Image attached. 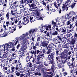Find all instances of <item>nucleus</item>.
<instances>
[{
    "mask_svg": "<svg viewBox=\"0 0 77 77\" xmlns=\"http://www.w3.org/2000/svg\"><path fill=\"white\" fill-rule=\"evenodd\" d=\"M5 69V70H8V67L6 66H3L2 70L4 71Z\"/></svg>",
    "mask_w": 77,
    "mask_h": 77,
    "instance_id": "54",
    "label": "nucleus"
},
{
    "mask_svg": "<svg viewBox=\"0 0 77 77\" xmlns=\"http://www.w3.org/2000/svg\"><path fill=\"white\" fill-rule=\"evenodd\" d=\"M33 0H24V3H25L26 4H29V3H32Z\"/></svg>",
    "mask_w": 77,
    "mask_h": 77,
    "instance_id": "11",
    "label": "nucleus"
},
{
    "mask_svg": "<svg viewBox=\"0 0 77 77\" xmlns=\"http://www.w3.org/2000/svg\"><path fill=\"white\" fill-rule=\"evenodd\" d=\"M60 3H61V2L60 3L58 4V5L57 4V5H54L57 9H59V7L60 5Z\"/></svg>",
    "mask_w": 77,
    "mask_h": 77,
    "instance_id": "36",
    "label": "nucleus"
},
{
    "mask_svg": "<svg viewBox=\"0 0 77 77\" xmlns=\"http://www.w3.org/2000/svg\"><path fill=\"white\" fill-rule=\"evenodd\" d=\"M44 27H45L46 30H48V29H50L51 27V25H49L48 26H47L46 25H44L43 26Z\"/></svg>",
    "mask_w": 77,
    "mask_h": 77,
    "instance_id": "12",
    "label": "nucleus"
},
{
    "mask_svg": "<svg viewBox=\"0 0 77 77\" xmlns=\"http://www.w3.org/2000/svg\"><path fill=\"white\" fill-rule=\"evenodd\" d=\"M34 74L35 75H39V76H41V73L40 72H36L34 73Z\"/></svg>",
    "mask_w": 77,
    "mask_h": 77,
    "instance_id": "33",
    "label": "nucleus"
},
{
    "mask_svg": "<svg viewBox=\"0 0 77 77\" xmlns=\"http://www.w3.org/2000/svg\"><path fill=\"white\" fill-rule=\"evenodd\" d=\"M28 56H27V57H26V62H28V61L30 60V59H31V57H29V54H28Z\"/></svg>",
    "mask_w": 77,
    "mask_h": 77,
    "instance_id": "21",
    "label": "nucleus"
},
{
    "mask_svg": "<svg viewBox=\"0 0 77 77\" xmlns=\"http://www.w3.org/2000/svg\"><path fill=\"white\" fill-rule=\"evenodd\" d=\"M16 12L17 11H16V10H11V14H12V15H15L16 14Z\"/></svg>",
    "mask_w": 77,
    "mask_h": 77,
    "instance_id": "19",
    "label": "nucleus"
},
{
    "mask_svg": "<svg viewBox=\"0 0 77 77\" xmlns=\"http://www.w3.org/2000/svg\"><path fill=\"white\" fill-rule=\"evenodd\" d=\"M72 75H74L75 76L77 75V70H74V72L72 74Z\"/></svg>",
    "mask_w": 77,
    "mask_h": 77,
    "instance_id": "44",
    "label": "nucleus"
},
{
    "mask_svg": "<svg viewBox=\"0 0 77 77\" xmlns=\"http://www.w3.org/2000/svg\"><path fill=\"white\" fill-rule=\"evenodd\" d=\"M58 35V32L56 31H55L52 33V35L53 36H56V35Z\"/></svg>",
    "mask_w": 77,
    "mask_h": 77,
    "instance_id": "30",
    "label": "nucleus"
},
{
    "mask_svg": "<svg viewBox=\"0 0 77 77\" xmlns=\"http://www.w3.org/2000/svg\"><path fill=\"white\" fill-rule=\"evenodd\" d=\"M12 3H13V5H15V4H16L17 2L15 0H13L12 2Z\"/></svg>",
    "mask_w": 77,
    "mask_h": 77,
    "instance_id": "56",
    "label": "nucleus"
},
{
    "mask_svg": "<svg viewBox=\"0 0 77 77\" xmlns=\"http://www.w3.org/2000/svg\"><path fill=\"white\" fill-rule=\"evenodd\" d=\"M12 62H13L12 64L17 63V60H14V61H12Z\"/></svg>",
    "mask_w": 77,
    "mask_h": 77,
    "instance_id": "53",
    "label": "nucleus"
},
{
    "mask_svg": "<svg viewBox=\"0 0 77 77\" xmlns=\"http://www.w3.org/2000/svg\"><path fill=\"white\" fill-rule=\"evenodd\" d=\"M36 47L35 46H34L33 47V48H32V47L30 49V50H36Z\"/></svg>",
    "mask_w": 77,
    "mask_h": 77,
    "instance_id": "47",
    "label": "nucleus"
},
{
    "mask_svg": "<svg viewBox=\"0 0 77 77\" xmlns=\"http://www.w3.org/2000/svg\"><path fill=\"white\" fill-rule=\"evenodd\" d=\"M9 32L11 33H13L14 31H15L16 30V29L15 28H12V27H9Z\"/></svg>",
    "mask_w": 77,
    "mask_h": 77,
    "instance_id": "9",
    "label": "nucleus"
},
{
    "mask_svg": "<svg viewBox=\"0 0 77 77\" xmlns=\"http://www.w3.org/2000/svg\"><path fill=\"white\" fill-rule=\"evenodd\" d=\"M60 57L61 59H64L66 57V54H65L62 53L61 55L60 56Z\"/></svg>",
    "mask_w": 77,
    "mask_h": 77,
    "instance_id": "13",
    "label": "nucleus"
},
{
    "mask_svg": "<svg viewBox=\"0 0 77 77\" xmlns=\"http://www.w3.org/2000/svg\"><path fill=\"white\" fill-rule=\"evenodd\" d=\"M29 33L28 32L26 33V35L24 34H23V35L21 36L20 37V39H24V38H25V37L27 36H28L29 35Z\"/></svg>",
    "mask_w": 77,
    "mask_h": 77,
    "instance_id": "8",
    "label": "nucleus"
},
{
    "mask_svg": "<svg viewBox=\"0 0 77 77\" xmlns=\"http://www.w3.org/2000/svg\"><path fill=\"white\" fill-rule=\"evenodd\" d=\"M30 21V18L28 17L26 18V22L28 21L27 22V23H29V21Z\"/></svg>",
    "mask_w": 77,
    "mask_h": 77,
    "instance_id": "45",
    "label": "nucleus"
},
{
    "mask_svg": "<svg viewBox=\"0 0 77 77\" xmlns=\"http://www.w3.org/2000/svg\"><path fill=\"white\" fill-rule=\"evenodd\" d=\"M71 23V22L69 21H68L66 23V25H69L70 24V23Z\"/></svg>",
    "mask_w": 77,
    "mask_h": 77,
    "instance_id": "62",
    "label": "nucleus"
},
{
    "mask_svg": "<svg viewBox=\"0 0 77 77\" xmlns=\"http://www.w3.org/2000/svg\"><path fill=\"white\" fill-rule=\"evenodd\" d=\"M9 5L10 6V8H11V9H12V6L13 4L12 3V2H10L9 3Z\"/></svg>",
    "mask_w": 77,
    "mask_h": 77,
    "instance_id": "50",
    "label": "nucleus"
},
{
    "mask_svg": "<svg viewBox=\"0 0 77 77\" xmlns=\"http://www.w3.org/2000/svg\"><path fill=\"white\" fill-rule=\"evenodd\" d=\"M41 61H38L37 60L36 63L37 64H40V63H41Z\"/></svg>",
    "mask_w": 77,
    "mask_h": 77,
    "instance_id": "60",
    "label": "nucleus"
},
{
    "mask_svg": "<svg viewBox=\"0 0 77 77\" xmlns=\"http://www.w3.org/2000/svg\"><path fill=\"white\" fill-rule=\"evenodd\" d=\"M67 65H68V66H72V68H74L75 67V66L74 65V63H72L71 64V63H70V62H68L67 63Z\"/></svg>",
    "mask_w": 77,
    "mask_h": 77,
    "instance_id": "17",
    "label": "nucleus"
},
{
    "mask_svg": "<svg viewBox=\"0 0 77 77\" xmlns=\"http://www.w3.org/2000/svg\"><path fill=\"white\" fill-rule=\"evenodd\" d=\"M21 73V72H17L15 74L17 76H18L19 77L20 75V76L21 74H20Z\"/></svg>",
    "mask_w": 77,
    "mask_h": 77,
    "instance_id": "41",
    "label": "nucleus"
},
{
    "mask_svg": "<svg viewBox=\"0 0 77 77\" xmlns=\"http://www.w3.org/2000/svg\"><path fill=\"white\" fill-rule=\"evenodd\" d=\"M39 44V43L37 41V42L35 44V46H36V47H38V46H39V44Z\"/></svg>",
    "mask_w": 77,
    "mask_h": 77,
    "instance_id": "64",
    "label": "nucleus"
},
{
    "mask_svg": "<svg viewBox=\"0 0 77 77\" xmlns=\"http://www.w3.org/2000/svg\"><path fill=\"white\" fill-rule=\"evenodd\" d=\"M54 42H55V44H59V43L60 42L59 41H58L57 39H55L54 41Z\"/></svg>",
    "mask_w": 77,
    "mask_h": 77,
    "instance_id": "46",
    "label": "nucleus"
},
{
    "mask_svg": "<svg viewBox=\"0 0 77 77\" xmlns=\"http://www.w3.org/2000/svg\"><path fill=\"white\" fill-rule=\"evenodd\" d=\"M69 50H68L65 49L64 51H63L62 53L63 54H66L68 52Z\"/></svg>",
    "mask_w": 77,
    "mask_h": 77,
    "instance_id": "29",
    "label": "nucleus"
},
{
    "mask_svg": "<svg viewBox=\"0 0 77 77\" xmlns=\"http://www.w3.org/2000/svg\"><path fill=\"white\" fill-rule=\"evenodd\" d=\"M44 33H45V36H47L48 37V36H49L50 32H48L46 31H44Z\"/></svg>",
    "mask_w": 77,
    "mask_h": 77,
    "instance_id": "18",
    "label": "nucleus"
},
{
    "mask_svg": "<svg viewBox=\"0 0 77 77\" xmlns=\"http://www.w3.org/2000/svg\"><path fill=\"white\" fill-rule=\"evenodd\" d=\"M39 51V50H35V51H31L30 52V53L31 54H34L35 55V57H36V54H37V52Z\"/></svg>",
    "mask_w": 77,
    "mask_h": 77,
    "instance_id": "15",
    "label": "nucleus"
},
{
    "mask_svg": "<svg viewBox=\"0 0 77 77\" xmlns=\"http://www.w3.org/2000/svg\"><path fill=\"white\" fill-rule=\"evenodd\" d=\"M21 40V37H19L13 43L10 42L8 43L5 44V45H4V49L5 50H1L0 51V55H1V57H3L4 58L6 57L9 54V51L8 50V49L9 48H11L14 45H16L17 44V43L19 42V41H20Z\"/></svg>",
    "mask_w": 77,
    "mask_h": 77,
    "instance_id": "1",
    "label": "nucleus"
},
{
    "mask_svg": "<svg viewBox=\"0 0 77 77\" xmlns=\"http://www.w3.org/2000/svg\"><path fill=\"white\" fill-rule=\"evenodd\" d=\"M47 49L48 50V51L46 53L47 54H50L51 52V49H49L48 47H46Z\"/></svg>",
    "mask_w": 77,
    "mask_h": 77,
    "instance_id": "22",
    "label": "nucleus"
},
{
    "mask_svg": "<svg viewBox=\"0 0 77 77\" xmlns=\"http://www.w3.org/2000/svg\"><path fill=\"white\" fill-rule=\"evenodd\" d=\"M18 66L16 65V66L14 67V66H12L11 67V72H14L15 70H18Z\"/></svg>",
    "mask_w": 77,
    "mask_h": 77,
    "instance_id": "6",
    "label": "nucleus"
},
{
    "mask_svg": "<svg viewBox=\"0 0 77 77\" xmlns=\"http://www.w3.org/2000/svg\"><path fill=\"white\" fill-rule=\"evenodd\" d=\"M75 14V12H74V11H70L69 12V13L67 15V17H69V16L71 15H74Z\"/></svg>",
    "mask_w": 77,
    "mask_h": 77,
    "instance_id": "14",
    "label": "nucleus"
},
{
    "mask_svg": "<svg viewBox=\"0 0 77 77\" xmlns=\"http://www.w3.org/2000/svg\"><path fill=\"white\" fill-rule=\"evenodd\" d=\"M37 31V29H31L29 31V33L30 34H32V33H34L36 32V31Z\"/></svg>",
    "mask_w": 77,
    "mask_h": 77,
    "instance_id": "16",
    "label": "nucleus"
},
{
    "mask_svg": "<svg viewBox=\"0 0 77 77\" xmlns=\"http://www.w3.org/2000/svg\"><path fill=\"white\" fill-rule=\"evenodd\" d=\"M18 17H16V20H15V21H14V22H12L11 23V24L12 25H14V22L15 23H18V25H20V24H23V25H25V24H24V23H21V21L20 19H18Z\"/></svg>",
    "mask_w": 77,
    "mask_h": 77,
    "instance_id": "4",
    "label": "nucleus"
},
{
    "mask_svg": "<svg viewBox=\"0 0 77 77\" xmlns=\"http://www.w3.org/2000/svg\"><path fill=\"white\" fill-rule=\"evenodd\" d=\"M42 37V36H38V37L37 38V42H38V41H40V39H41V37Z\"/></svg>",
    "mask_w": 77,
    "mask_h": 77,
    "instance_id": "42",
    "label": "nucleus"
},
{
    "mask_svg": "<svg viewBox=\"0 0 77 77\" xmlns=\"http://www.w3.org/2000/svg\"><path fill=\"white\" fill-rule=\"evenodd\" d=\"M12 60H13V58L9 59V60L8 61L9 62V63H11L12 62Z\"/></svg>",
    "mask_w": 77,
    "mask_h": 77,
    "instance_id": "58",
    "label": "nucleus"
},
{
    "mask_svg": "<svg viewBox=\"0 0 77 77\" xmlns=\"http://www.w3.org/2000/svg\"><path fill=\"white\" fill-rule=\"evenodd\" d=\"M3 29L5 30V31H7V30H8V28H6V26L5 25H4L3 26Z\"/></svg>",
    "mask_w": 77,
    "mask_h": 77,
    "instance_id": "43",
    "label": "nucleus"
},
{
    "mask_svg": "<svg viewBox=\"0 0 77 77\" xmlns=\"http://www.w3.org/2000/svg\"><path fill=\"white\" fill-rule=\"evenodd\" d=\"M16 18V17L15 16L14 17H11L10 19L11 20V21H14V20H15H15H15V18Z\"/></svg>",
    "mask_w": 77,
    "mask_h": 77,
    "instance_id": "38",
    "label": "nucleus"
},
{
    "mask_svg": "<svg viewBox=\"0 0 77 77\" xmlns=\"http://www.w3.org/2000/svg\"><path fill=\"white\" fill-rule=\"evenodd\" d=\"M21 41V42H23L22 43L23 45H24V44H25L26 43L27 44L29 41L27 40V38H26V40H24V39H23V40L22 39Z\"/></svg>",
    "mask_w": 77,
    "mask_h": 77,
    "instance_id": "10",
    "label": "nucleus"
},
{
    "mask_svg": "<svg viewBox=\"0 0 77 77\" xmlns=\"http://www.w3.org/2000/svg\"><path fill=\"white\" fill-rule=\"evenodd\" d=\"M35 17H30V20L31 21V23H32V22H33L34 21H35L36 20L35 19Z\"/></svg>",
    "mask_w": 77,
    "mask_h": 77,
    "instance_id": "20",
    "label": "nucleus"
},
{
    "mask_svg": "<svg viewBox=\"0 0 77 77\" xmlns=\"http://www.w3.org/2000/svg\"><path fill=\"white\" fill-rule=\"evenodd\" d=\"M37 54H38L37 56V60L41 61L43 59V56H44V54L42 53V52L39 50L37 52Z\"/></svg>",
    "mask_w": 77,
    "mask_h": 77,
    "instance_id": "3",
    "label": "nucleus"
},
{
    "mask_svg": "<svg viewBox=\"0 0 77 77\" xmlns=\"http://www.w3.org/2000/svg\"><path fill=\"white\" fill-rule=\"evenodd\" d=\"M48 45V43L47 42H46V41H44L42 44V45L43 47H45L46 48H47V47H47V45Z\"/></svg>",
    "mask_w": 77,
    "mask_h": 77,
    "instance_id": "5",
    "label": "nucleus"
},
{
    "mask_svg": "<svg viewBox=\"0 0 77 77\" xmlns=\"http://www.w3.org/2000/svg\"><path fill=\"white\" fill-rule=\"evenodd\" d=\"M61 32H64V33H66V28L65 27L61 29Z\"/></svg>",
    "mask_w": 77,
    "mask_h": 77,
    "instance_id": "24",
    "label": "nucleus"
},
{
    "mask_svg": "<svg viewBox=\"0 0 77 77\" xmlns=\"http://www.w3.org/2000/svg\"><path fill=\"white\" fill-rule=\"evenodd\" d=\"M4 15V13H3V12L2 11L1 12V13L0 14V17H3Z\"/></svg>",
    "mask_w": 77,
    "mask_h": 77,
    "instance_id": "51",
    "label": "nucleus"
},
{
    "mask_svg": "<svg viewBox=\"0 0 77 77\" xmlns=\"http://www.w3.org/2000/svg\"><path fill=\"white\" fill-rule=\"evenodd\" d=\"M44 70H45V68H43L41 69V71L42 72L43 74H47V72Z\"/></svg>",
    "mask_w": 77,
    "mask_h": 77,
    "instance_id": "25",
    "label": "nucleus"
},
{
    "mask_svg": "<svg viewBox=\"0 0 77 77\" xmlns=\"http://www.w3.org/2000/svg\"><path fill=\"white\" fill-rule=\"evenodd\" d=\"M38 67H39V68H44L45 66H44V65L43 64H39V65Z\"/></svg>",
    "mask_w": 77,
    "mask_h": 77,
    "instance_id": "39",
    "label": "nucleus"
},
{
    "mask_svg": "<svg viewBox=\"0 0 77 77\" xmlns=\"http://www.w3.org/2000/svg\"><path fill=\"white\" fill-rule=\"evenodd\" d=\"M50 71H51V72H48V74H53V73H54V69H51L50 70Z\"/></svg>",
    "mask_w": 77,
    "mask_h": 77,
    "instance_id": "26",
    "label": "nucleus"
},
{
    "mask_svg": "<svg viewBox=\"0 0 77 77\" xmlns=\"http://www.w3.org/2000/svg\"><path fill=\"white\" fill-rule=\"evenodd\" d=\"M75 4H76V3H74L72 5H71L72 9H73V8H74V6H75Z\"/></svg>",
    "mask_w": 77,
    "mask_h": 77,
    "instance_id": "55",
    "label": "nucleus"
},
{
    "mask_svg": "<svg viewBox=\"0 0 77 77\" xmlns=\"http://www.w3.org/2000/svg\"><path fill=\"white\" fill-rule=\"evenodd\" d=\"M43 77H52L53 75H48L47 74H45L43 75Z\"/></svg>",
    "mask_w": 77,
    "mask_h": 77,
    "instance_id": "28",
    "label": "nucleus"
},
{
    "mask_svg": "<svg viewBox=\"0 0 77 77\" xmlns=\"http://www.w3.org/2000/svg\"><path fill=\"white\" fill-rule=\"evenodd\" d=\"M57 39H59V41H62V38L60 37V36H57Z\"/></svg>",
    "mask_w": 77,
    "mask_h": 77,
    "instance_id": "37",
    "label": "nucleus"
},
{
    "mask_svg": "<svg viewBox=\"0 0 77 77\" xmlns=\"http://www.w3.org/2000/svg\"><path fill=\"white\" fill-rule=\"evenodd\" d=\"M19 69L20 70H23L24 69L23 68V66H19Z\"/></svg>",
    "mask_w": 77,
    "mask_h": 77,
    "instance_id": "57",
    "label": "nucleus"
},
{
    "mask_svg": "<svg viewBox=\"0 0 77 77\" xmlns=\"http://www.w3.org/2000/svg\"><path fill=\"white\" fill-rule=\"evenodd\" d=\"M50 11H51V12H56V9H54H54H50Z\"/></svg>",
    "mask_w": 77,
    "mask_h": 77,
    "instance_id": "52",
    "label": "nucleus"
},
{
    "mask_svg": "<svg viewBox=\"0 0 77 77\" xmlns=\"http://www.w3.org/2000/svg\"><path fill=\"white\" fill-rule=\"evenodd\" d=\"M48 58L49 60H51V59H53V58H54V55L52 53H51V54H49L48 55Z\"/></svg>",
    "mask_w": 77,
    "mask_h": 77,
    "instance_id": "7",
    "label": "nucleus"
},
{
    "mask_svg": "<svg viewBox=\"0 0 77 77\" xmlns=\"http://www.w3.org/2000/svg\"><path fill=\"white\" fill-rule=\"evenodd\" d=\"M61 29H59V27H58V26H56V30L57 31V32H61Z\"/></svg>",
    "mask_w": 77,
    "mask_h": 77,
    "instance_id": "35",
    "label": "nucleus"
},
{
    "mask_svg": "<svg viewBox=\"0 0 77 77\" xmlns=\"http://www.w3.org/2000/svg\"><path fill=\"white\" fill-rule=\"evenodd\" d=\"M9 13H7L6 14V17L7 20H9Z\"/></svg>",
    "mask_w": 77,
    "mask_h": 77,
    "instance_id": "32",
    "label": "nucleus"
},
{
    "mask_svg": "<svg viewBox=\"0 0 77 77\" xmlns=\"http://www.w3.org/2000/svg\"><path fill=\"white\" fill-rule=\"evenodd\" d=\"M36 15L37 16V17H39V14H40V13L38 11H37L36 12Z\"/></svg>",
    "mask_w": 77,
    "mask_h": 77,
    "instance_id": "59",
    "label": "nucleus"
},
{
    "mask_svg": "<svg viewBox=\"0 0 77 77\" xmlns=\"http://www.w3.org/2000/svg\"><path fill=\"white\" fill-rule=\"evenodd\" d=\"M68 45V44H66L64 45L63 48H67H67H68V46H67V45Z\"/></svg>",
    "mask_w": 77,
    "mask_h": 77,
    "instance_id": "48",
    "label": "nucleus"
},
{
    "mask_svg": "<svg viewBox=\"0 0 77 77\" xmlns=\"http://www.w3.org/2000/svg\"><path fill=\"white\" fill-rule=\"evenodd\" d=\"M9 71H10V69H8V70H7L6 71H5V70H4V71L5 73H7L8 72H9Z\"/></svg>",
    "mask_w": 77,
    "mask_h": 77,
    "instance_id": "61",
    "label": "nucleus"
},
{
    "mask_svg": "<svg viewBox=\"0 0 77 77\" xmlns=\"http://www.w3.org/2000/svg\"><path fill=\"white\" fill-rule=\"evenodd\" d=\"M66 4L65 3L64 4H63V5L62 7V9H65V8H66V6H68V4H67L66 5Z\"/></svg>",
    "mask_w": 77,
    "mask_h": 77,
    "instance_id": "31",
    "label": "nucleus"
},
{
    "mask_svg": "<svg viewBox=\"0 0 77 77\" xmlns=\"http://www.w3.org/2000/svg\"><path fill=\"white\" fill-rule=\"evenodd\" d=\"M70 39L71 41H69L68 44H71V45H74L75 44L76 42V40L77 39V34L76 33H75L74 35V36H72Z\"/></svg>",
    "mask_w": 77,
    "mask_h": 77,
    "instance_id": "2",
    "label": "nucleus"
},
{
    "mask_svg": "<svg viewBox=\"0 0 77 77\" xmlns=\"http://www.w3.org/2000/svg\"><path fill=\"white\" fill-rule=\"evenodd\" d=\"M6 36H8V32H5L3 34L2 37H6Z\"/></svg>",
    "mask_w": 77,
    "mask_h": 77,
    "instance_id": "34",
    "label": "nucleus"
},
{
    "mask_svg": "<svg viewBox=\"0 0 77 77\" xmlns=\"http://www.w3.org/2000/svg\"><path fill=\"white\" fill-rule=\"evenodd\" d=\"M51 69H54V65L53 64L52 65V66L51 67Z\"/></svg>",
    "mask_w": 77,
    "mask_h": 77,
    "instance_id": "63",
    "label": "nucleus"
},
{
    "mask_svg": "<svg viewBox=\"0 0 77 77\" xmlns=\"http://www.w3.org/2000/svg\"><path fill=\"white\" fill-rule=\"evenodd\" d=\"M52 25L54 27L56 26V22H54L53 20L52 22Z\"/></svg>",
    "mask_w": 77,
    "mask_h": 77,
    "instance_id": "40",
    "label": "nucleus"
},
{
    "mask_svg": "<svg viewBox=\"0 0 77 77\" xmlns=\"http://www.w3.org/2000/svg\"><path fill=\"white\" fill-rule=\"evenodd\" d=\"M28 5L31 8H34L35 6H36V4L35 3H32L31 5L29 4Z\"/></svg>",
    "mask_w": 77,
    "mask_h": 77,
    "instance_id": "23",
    "label": "nucleus"
},
{
    "mask_svg": "<svg viewBox=\"0 0 77 77\" xmlns=\"http://www.w3.org/2000/svg\"><path fill=\"white\" fill-rule=\"evenodd\" d=\"M59 68H62V67L64 66L62 65L61 63L57 64Z\"/></svg>",
    "mask_w": 77,
    "mask_h": 77,
    "instance_id": "27",
    "label": "nucleus"
},
{
    "mask_svg": "<svg viewBox=\"0 0 77 77\" xmlns=\"http://www.w3.org/2000/svg\"><path fill=\"white\" fill-rule=\"evenodd\" d=\"M50 62L51 64H52V63H54V59H52V60H50Z\"/></svg>",
    "mask_w": 77,
    "mask_h": 77,
    "instance_id": "49",
    "label": "nucleus"
}]
</instances>
